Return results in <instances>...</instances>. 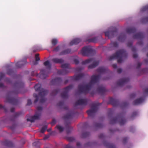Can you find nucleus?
I'll use <instances>...</instances> for the list:
<instances>
[{"mask_svg": "<svg viewBox=\"0 0 148 148\" xmlns=\"http://www.w3.org/2000/svg\"><path fill=\"white\" fill-rule=\"evenodd\" d=\"M24 85V83L21 81L15 82L14 84V89L13 91L8 92L6 95L7 102L12 105L17 104L18 100L16 98V95L19 93L20 88L23 87Z\"/></svg>", "mask_w": 148, "mask_h": 148, "instance_id": "nucleus-1", "label": "nucleus"}, {"mask_svg": "<svg viewBox=\"0 0 148 148\" xmlns=\"http://www.w3.org/2000/svg\"><path fill=\"white\" fill-rule=\"evenodd\" d=\"M100 77V75H93L91 76V80L88 84L85 85L83 84L79 85L78 86V92L84 94L88 93L94 85L99 82Z\"/></svg>", "mask_w": 148, "mask_h": 148, "instance_id": "nucleus-2", "label": "nucleus"}, {"mask_svg": "<svg viewBox=\"0 0 148 148\" xmlns=\"http://www.w3.org/2000/svg\"><path fill=\"white\" fill-rule=\"evenodd\" d=\"M127 54L123 49H121L117 51L115 53L110 56L109 58L110 60L115 59H117L118 63H120L123 61L124 58H127Z\"/></svg>", "mask_w": 148, "mask_h": 148, "instance_id": "nucleus-3", "label": "nucleus"}, {"mask_svg": "<svg viewBox=\"0 0 148 148\" xmlns=\"http://www.w3.org/2000/svg\"><path fill=\"white\" fill-rule=\"evenodd\" d=\"M34 88L36 91H40L38 94V96L40 98V103H43L46 101V99L44 97L47 94L48 91L42 88L41 85L39 84H36L34 86Z\"/></svg>", "mask_w": 148, "mask_h": 148, "instance_id": "nucleus-4", "label": "nucleus"}, {"mask_svg": "<svg viewBox=\"0 0 148 148\" xmlns=\"http://www.w3.org/2000/svg\"><path fill=\"white\" fill-rule=\"evenodd\" d=\"M44 65L46 66L45 69L40 70V77L43 79H45L47 76L48 74L50 72L51 69V64L48 60H47L44 63Z\"/></svg>", "mask_w": 148, "mask_h": 148, "instance_id": "nucleus-5", "label": "nucleus"}, {"mask_svg": "<svg viewBox=\"0 0 148 148\" xmlns=\"http://www.w3.org/2000/svg\"><path fill=\"white\" fill-rule=\"evenodd\" d=\"M118 121L121 125H123L126 122V121L123 114H119L116 117L111 119L110 123L111 124H113L116 123Z\"/></svg>", "mask_w": 148, "mask_h": 148, "instance_id": "nucleus-6", "label": "nucleus"}, {"mask_svg": "<svg viewBox=\"0 0 148 148\" xmlns=\"http://www.w3.org/2000/svg\"><path fill=\"white\" fill-rule=\"evenodd\" d=\"M81 53L83 56H90L95 54V51L92 49L91 46H88L83 48L81 51Z\"/></svg>", "mask_w": 148, "mask_h": 148, "instance_id": "nucleus-7", "label": "nucleus"}, {"mask_svg": "<svg viewBox=\"0 0 148 148\" xmlns=\"http://www.w3.org/2000/svg\"><path fill=\"white\" fill-rule=\"evenodd\" d=\"M37 111H36L35 114L33 116H32L30 119L27 118V121H30L31 123L34 122L36 120L39 119L42 113V108L40 106H38L37 107Z\"/></svg>", "mask_w": 148, "mask_h": 148, "instance_id": "nucleus-8", "label": "nucleus"}, {"mask_svg": "<svg viewBox=\"0 0 148 148\" xmlns=\"http://www.w3.org/2000/svg\"><path fill=\"white\" fill-rule=\"evenodd\" d=\"M92 62V63L88 66L89 69H91L95 67L99 63V61L95 60L94 58H90L83 61L82 62V64H87Z\"/></svg>", "mask_w": 148, "mask_h": 148, "instance_id": "nucleus-9", "label": "nucleus"}, {"mask_svg": "<svg viewBox=\"0 0 148 148\" xmlns=\"http://www.w3.org/2000/svg\"><path fill=\"white\" fill-rule=\"evenodd\" d=\"M99 105V103H93L91 108L88 110L87 112L89 117L93 116L96 112L98 109V106Z\"/></svg>", "mask_w": 148, "mask_h": 148, "instance_id": "nucleus-10", "label": "nucleus"}, {"mask_svg": "<svg viewBox=\"0 0 148 148\" xmlns=\"http://www.w3.org/2000/svg\"><path fill=\"white\" fill-rule=\"evenodd\" d=\"M73 87L72 85H70L63 89V92L61 93V96L62 98L64 99H67L68 98V93L71 89Z\"/></svg>", "mask_w": 148, "mask_h": 148, "instance_id": "nucleus-11", "label": "nucleus"}, {"mask_svg": "<svg viewBox=\"0 0 148 148\" xmlns=\"http://www.w3.org/2000/svg\"><path fill=\"white\" fill-rule=\"evenodd\" d=\"M61 67L63 69L61 70L58 71L57 72L58 74L61 75H64L69 73V69H68V64H62L61 65Z\"/></svg>", "mask_w": 148, "mask_h": 148, "instance_id": "nucleus-12", "label": "nucleus"}, {"mask_svg": "<svg viewBox=\"0 0 148 148\" xmlns=\"http://www.w3.org/2000/svg\"><path fill=\"white\" fill-rule=\"evenodd\" d=\"M117 29L114 27L112 30L106 31L105 32V34L106 36H107L109 39H110L113 38L114 35L117 33Z\"/></svg>", "mask_w": 148, "mask_h": 148, "instance_id": "nucleus-13", "label": "nucleus"}, {"mask_svg": "<svg viewBox=\"0 0 148 148\" xmlns=\"http://www.w3.org/2000/svg\"><path fill=\"white\" fill-rule=\"evenodd\" d=\"M62 82L61 78L56 77L53 79L50 82V84L51 85H59Z\"/></svg>", "mask_w": 148, "mask_h": 148, "instance_id": "nucleus-14", "label": "nucleus"}, {"mask_svg": "<svg viewBox=\"0 0 148 148\" xmlns=\"http://www.w3.org/2000/svg\"><path fill=\"white\" fill-rule=\"evenodd\" d=\"M88 102V100L86 99H79L75 102V105L76 106L78 105L85 106L87 104Z\"/></svg>", "mask_w": 148, "mask_h": 148, "instance_id": "nucleus-15", "label": "nucleus"}, {"mask_svg": "<svg viewBox=\"0 0 148 148\" xmlns=\"http://www.w3.org/2000/svg\"><path fill=\"white\" fill-rule=\"evenodd\" d=\"M130 80L128 78H122L118 81L117 82V85L119 86H122L128 82Z\"/></svg>", "mask_w": 148, "mask_h": 148, "instance_id": "nucleus-16", "label": "nucleus"}, {"mask_svg": "<svg viewBox=\"0 0 148 148\" xmlns=\"http://www.w3.org/2000/svg\"><path fill=\"white\" fill-rule=\"evenodd\" d=\"M108 103L112 104L114 106H117L119 105V102L118 100L111 97Z\"/></svg>", "mask_w": 148, "mask_h": 148, "instance_id": "nucleus-17", "label": "nucleus"}, {"mask_svg": "<svg viewBox=\"0 0 148 148\" xmlns=\"http://www.w3.org/2000/svg\"><path fill=\"white\" fill-rule=\"evenodd\" d=\"M145 100V98L143 97H141L134 100L133 102V104L134 105H137L142 103Z\"/></svg>", "mask_w": 148, "mask_h": 148, "instance_id": "nucleus-18", "label": "nucleus"}, {"mask_svg": "<svg viewBox=\"0 0 148 148\" xmlns=\"http://www.w3.org/2000/svg\"><path fill=\"white\" fill-rule=\"evenodd\" d=\"M97 90L100 94L103 95L106 91L105 88L102 85L99 86L97 89Z\"/></svg>", "mask_w": 148, "mask_h": 148, "instance_id": "nucleus-19", "label": "nucleus"}, {"mask_svg": "<svg viewBox=\"0 0 148 148\" xmlns=\"http://www.w3.org/2000/svg\"><path fill=\"white\" fill-rule=\"evenodd\" d=\"M85 75L84 73H80L75 75L73 77L74 79L75 80H78L84 78Z\"/></svg>", "mask_w": 148, "mask_h": 148, "instance_id": "nucleus-20", "label": "nucleus"}, {"mask_svg": "<svg viewBox=\"0 0 148 148\" xmlns=\"http://www.w3.org/2000/svg\"><path fill=\"white\" fill-rule=\"evenodd\" d=\"M144 37V34L142 32H139L134 35L133 38L134 39H142Z\"/></svg>", "mask_w": 148, "mask_h": 148, "instance_id": "nucleus-21", "label": "nucleus"}, {"mask_svg": "<svg viewBox=\"0 0 148 148\" xmlns=\"http://www.w3.org/2000/svg\"><path fill=\"white\" fill-rule=\"evenodd\" d=\"M27 61L25 59L23 61H21L18 62L16 64V66L17 68H21L26 63Z\"/></svg>", "mask_w": 148, "mask_h": 148, "instance_id": "nucleus-22", "label": "nucleus"}, {"mask_svg": "<svg viewBox=\"0 0 148 148\" xmlns=\"http://www.w3.org/2000/svg\"><path fill=\"white\" fill-rule=\"evenodd\" d=\"M81 40L80 38H75L71 41L70 43V45L71 46L74 45H77L81 41Z\"/></svg>", "mask_w": 148, "mask_h": 148, "instance_id": "nucleus-23", "label": "nucleus"}, {"mask_svg": "<svg viewBox=\"0 0 148 148\" xmlns=\"http://www.w3.org/2000/svg\"><path fill=\"white\" fill-rule=\"evenodd\" d=\"M2 144L8 147H12L13 146V144L11 141L7 140L3 141L2 142Z\"/></svg>", "mask_w": 148, "mask_h": 148, "instance_id": "nucleus-24", "label": "nucleus"}, {"mask_svg": "<svg viewBox=\"0 0 148 148\" xmlns=\"http://www.w3.org/2000/svg\"><path fill=\"white\" fill-rule=\"evenodd\" d=\"M108 69L106 68L103 67H99L97 69V71L100 73H106Z\"/></svg>", "mask_w": 148, "mask_h": 148, "instance_id": "nucleus-25", "label": "nucleus"}, {"mask_svg": "<svg viewBox=\"0 0 148 148\" xmlns=\"http://www.w3.org/2000/svg\"><path fill=\"white\" fill-rule=\"evenodd\" d=\"M103 144L106 147L108 148H116L114 145L106 141L103 142Z\"/></svg>", "mask_w": 148, "mask_h": 148, "instance_id": "nucleus-26", "label": "nucleus"}, {"mask_svg": "<svg viewBox=\"0 0 148 148\" xmlns=\"http://www.w3.org/2000/svg\"><path fill=\"white\" fill-rule=\"evenodd\" d=\"M136 29L134 27H129L126 29V32L127 33H134L136 32Z\"/></svg>", "mask_w": 148, "mask_h": 148, "instance_id": "nucleus-27", "label": "nucleus"}, {"mask_svg": "<svg viewBox=\"0 0 148 148\" xmlns=\"http://www.w3.org/2000/svg\"><path fill=\"white\" fill-rule=\"evenodd\" d=\"M71 52V49H68L61 52L60 53L59 55L60 56L66 55L70 53Z\"/></svg>", "mask_w": 148, "mask_h": 148, "instance_id": "nucleus-28", "label": "nucleus"}, {"mask_svg": "<svg viewBox=\"0 0 148 148\" xmlns=\"http://www.w3.org/2000/svg\"><path fill=\"white\" fill-rule=\"evenodd\" d=\"M52 61L55 63L61 64L63 63L64 60L62 59H59L58 58H53L52 60Z\"/></svg>", "mask_w": 148, "mask_h": 148, "instance_id": "nucleus-29", "label": "nucleus"}, {"mask_svg": "<svg viewBox=\"0 0 148 148\" xmlns=\"http://www.w3.org/2000/svg\"><path fill=\"white\" fill-rule=\"evenodd\" d=\"M73 115V113L70 112L67 114L63 116V118L64 120L71 119Z\"/></svg>", "mask_w": 148, "mask_h": 148, "instance_id": "nucleus-30", "label": "nucleus"}, {"mask_svg": "<svg viewBox=\"0 0 148 148\" xmlns=\"http://www.w3.org/2000/svg\"><path fill=\"white\" fill-rule=\"evenodd\" d=\"M129 103L127 102H123L120 104V107L122 109L127 108L129 105Z\"/></svg>", "mask_w": 148, "mask_h": 148, "instance_id": "nucleus-31", "label": "nucleus"}, {"mask_svg": "<svg viewBox=\"0 0 148 148\" xmlns=\"http://www.w3.org/2000/svg\"><path fill=\"white\" fill-rule=\"evenodd\" d=\"M98 39V37H95L89 39L88 41L89 42L96 43L97 42Z\"/></svg>", "mask_w": 148, "mask_h": 148, "instance_id": "nucleus-32", "label": "nucleus"}, {"mask_svg": "<svg viewBox=\"0 0 148 148\" xmlns=\"http://www.w3.org/2000/svg\"><path fill=\"white\" fill-rule=\"evenodd\" d=\"M125 35L123 33L121 34L118 37V40L119 41H122L125 38Z\"/></svg>", "mask_w": 148, "mask_h": 148, "instance_id": "nucleus-33", "label": "nucleus"}, {"mask_svg": "<svg viewBox=\"0 0 148 148\" xmlns=\"http://www.w3.org/2000/svg\"><path fill=\"white\" fill-rule=\"evenodd\" d=\"M60 91V90L57 89L54 90L51 92V96H55Z\"/></svg>", "mask_w": 148, "mask_h": 148, "instance_id": "nucleus-34", "label": "nucleus"}, {"mask_svg": "<svg viewBox=\"0 0 148 148\" xmlns=\"http://www.w3.org/2000/svg\"><path fill=\"white\" fill-rule=\"evenodd\" d=\"M47 125H45L43 126L41 128L40 132L42 133H43L46 130L47 128Z\"/></svg>", "mask_w": 148, "mask_h": 148, "instance_id": "nucleus-35", "label": "nucleus"}, {"mask_svg": "<svg viewBox=\"0 0 148 148\" xmlns=\"http://www.w3.org/2000/svg\"><path fill=\"white\" fill-rule=\"evenodd\" d=\"M56 127L60 132H62L63 131L64 128L62 126L59 125H57Z\"/></svg>", "mask_w": 148, "mask_h": 148, "instance_id": "nucleus-36", "label": "nucleus"}, {"mask_svg": "<svg viewBox=\"0 0 148 148\" xmlns=\"http://www.w3.org/2000/svg\"><path fill=\"white\" fill-rule=\"evenodd\" d=\"M90 134L88 132H84L83 133L82 136L83 138H86Z\"/></svg>", "mask_w": 148, "mask_h": 148, "instance_id": "nucleus-37", "label": "nucleus"}, {"mask_svg": "<svg viewBox=\"0 0 148 148\" xmlns=\"http://www.w3.org/2000/svg\"><path fill=\"white\" fill-rule=\"evenodd\" d=\"M21 114V112H16L15 113L12 117L14 119L16 118L18 116Z\"/></svg>", "mask_w": 148, "mask_h": 148, "instance_id": "nucleus-38", "label": "nucleus"}, {"mask_svg": "<svg viewBox=\"0 0 148 148\" xmlns=\"http://www.w3.org/2000/svg\"><path fill=\"white\" fill-rule=\"evenodd\" d=\"M58 40L56 39H53L51 40V43L53 45H55L58 43Z\"/></svg>", "mask_w": 148, "mask_h": 148, "instance_id": "nucleus-39", "label": "nucleus"}, {"mask_svg": "<svg viewBox=\"0 0 148 148\" xmlns=\"http://www.w3.org/2000/svg\"><path fill=\"white\" fill-rule=\"evenodd\" d=\"M40 144V143L39 141H37L34 142L33 143V145L35 147H38Z\"/></svg>", "mask_w": 148, "mask_h": 148, "instance_id": "nucleus-40", "label": "nucleus"}, {"mask_svg": "<svg viewBox=\"0 0 148 148\" xmlns=\"http://www.w3.org/2000/svg\"><path fill=\"white\" fill-rule=\"evenodd\" d=\"M95 126L97 128H101L103 127V125L101 123H96L95 124Z\"/></svg>", "mask_w": 148, "mask_h": 148, "instance_id": "nucleus-41", "label": "nucleus"}, {"mask_svg": "<svg viewBox=\"0 0 148 148\" xmlns=\"http://www.w3.org/2000/svg\"><path fill=\"white\" fill-rule=\"evenodd\" d=\"M111 45L113 47H116L118 46V44L116 42H111Z\"/></svg>", "mask_w": 148, "mask_h": 148, "instance_id": "nucleus-42", "label": "nucleus"}, {"mask_svg": "<svg viewBox=\"0 0 148 148\" xmlns=\"http://www.w3.org/2000/svg\"><path fill=\"white\" fill-rule=\"evenodd\" d=\"M33 97L36 98L34 100V103H36L38 101V98L37 95L36 94H33Z\"/></svg>", "mask_w": 148, "mask_h": 148, "instance_id": "nucleus-43", "label": "nucleus"}, {"mask_svg": "<svg viewBox=\"0 0 148 148\" xmlns=\"http://www.w3.org/2000/svg\"><path fill=\"white\" fill-rule=\"evenodd\" d=\"M3 108L4 110V112H7V109L4 106H3L2 105H0V109Z\"/></svg>", "mask_w": 148, "mask_h": 148, "instance_id": "nucleus-44", "label": "nucleus"}, {"mask_svg": "<svg viewBox=\"0 0 148 148\" xmlns=\"http://www.w3.org/2000/svg\"><path fill=\"white\" fill-rule=\"evenodd\" d=\"M60 49V46H57L55 48L53 49V51L55 52H57Z\"/></svg>", "mask_w": 148, "mask_h": 148, "instance_id": "nucleus-45", "label": "nucleus"}, {"mask_svg": "<svg viewBox=\"0 0 148 148\" xmlns=\"http://www.w3.org/2000/svg\"><path fill=\"white\" fill-rule=\"evenodd\" d=\"M39 54L38 53H37L35 54V60L36 61H39L40 60V58L39 57Z\"/></svg>", "mask_w": 148, "mask_h": 148, "instance_id": "nucleus-46", "label": "nucleus"}, {"mask_svg": "<svg viewBox=\"0 0 148 148\" xmlns=\"http://www.w3.org/2000/svg\"><path fill=\"white\" fill-rule=\"evenodd\" d=\"M137 112L136 111L133 112L131 116V118H133L135 117L137 114Z\"/></svg>", "mask_w": 148, "mask_h": 148, "instance_id": "nucleus-47", "label": "nucleus"}, {"mask_svg": "<svg viewBox=\"0 0 148 148\" xmlns=\"http://www.w3.org/2000/svg\"><path fill=\"white\" fill-rule=\"evenodd\" d=\"M83 69L82 68L78 67L76 68L75 71L77 72H80Z\"/></svg>", "mask_w": 148, "mask_h": 148, "instance_id": "nucleus-48", "label": "nucleus"}, {"mask_svg": "<svg viewBox=\"0 0 148 148\" xmlns=\"http://www.w3.org/2000/svg\"><path fill=\"white\" fill-rule=\"evenodd\" d=\"M12 73V70L11 69H8L7 71V73L8 74L10 75Z\"/></svg>", "mask_w": 148, "mask_h": 148, "instance_id": "nucleus-49", "label": "nucleus"}, {"mask_svg": "<svg viewBox=\"0 0 148 148\" xmlns=\"http://www.w3.org/2000/svg\"><path fill=\"white\" fill-rule=\"evenodd\" d=\"M143 92L145 94L148 95V88L143 90Z\"/></svg>", "mask_w": 148, "mask_h": 148, "instance_id": "nucleus-50", "label": "nucleus"}, {"mask_svg": "<svg viewBox=\"0 0 148 148\" xmlns=\"http://www.w3.org/2000/svg\"><path fill=\"white\" fill-rule=\"evenodd\" d=\"M128 138L127 137H124L123 138V143L124 144H125L126 143Z\"/></svg>", "mask_w": 148, "mask_h": 148, "instance_id": "nucleus-51", "label": "nucleus"}, {"mask_svg": "<svg viewBox=\"0 0 148 148\" xmlns=\"http://www.w3.org/2000/svg\"><path fill=\"white\" fill-rule=\"evenodd\" d=\"M148 10V5H146L143 7L142 9V11H145Z\"/></svg>", "mask_w": 148, "mask_h": 148, "instance_id": "nucleus-52", "label": "nucleus"}, {"mask_svg": "<svg viewBox=\"0 0 148 148\" xmlns=\"http://www.w3.org/2000/svg\"><path fill=\"white\" fill-rule=\"evenodd\" d=\"M32 104V102L31 100L30 99H28L27 100V105L28 106H30Z\"/></svg>", "mask_w": 148, "mask_h": 148, "instance_id": "nucleus-53", "label": "nucleus"}, {"mask_svg": "<svg viewBox=\"0 0 148 148\" xmlns=\"http://www.w3.org/2000/svg\"><path fill=\"white\" fill-rule=\"evenodd\" d=\"M64 104V103L63 101H60L58 102V103H57V105L59 106H62Z\"/></svg>", "mask_w": 148, "mask_h": 148, "instance_id": "nucleus-54", "label": "nucleus"}, {"mask_svg": "<svg viewBox=\"0 0 148 148\" xmlns=\"http://www.w3.org/2000/svg\"><path fill=\"white\" fill-rule=\"evenodd\" d=\"M68 139L69 141L71 142L75 140V138L73 137H69Z\"/></svg>", "mask_w": 148, "mask_h": 148, "instance_id": "nucleus-55", "label": "nucleus"}, {"mask_svg": "<svg viewBox=\"0 0 148 148\" xmlns=\"http://www.w3.org/2000/svg\"><path fill=\"white\" fill-rule=\"evenodd\" d=\"M4 76V73L2 72H0V81L3 77Z\"/></svg>", "mask_w": 148, "mask_h": 148, "instance_id": "nucleus-56", "label": "nucleus"}, {"mask_svg": "<svg viewBox=\"0 0 148 148\" xmlns=\"http://www.w3.org/2000/svg\"><path fill=\"white\" fill-rule=\"evenodd\" d=\"M142 21L143 22H148V17L144 18L142 19Z\"/></svg>", "mask_w": 148, "mask_h": 148, "instance_id": "nucleus-57", "label": "nucleus"}, {"mask_svg": "<svg viewBox=\"0 0 148 148\" xmlns=\"http://www.w3.org/2000/svg\"><path fill=\"white\" fill-rule=\"evenodd\" d=\"M75 63L76 64H77L79 63V61L77 59H75L74 60Z\"/></svg>", "mask_w": 148, "mask_h": 148, "instance_id": "nucleus-58", "label": "nucleus"}, {"mask_svg": "<svg viewBox=\"0 0 148 148\" xmlns=\"http://www.w3.org/2000/svg\"><path fill=\"white\" fill-rule=\"evenodd\" d=\"M71 129L70 127H69L68 129L66 130V132L67 134H69L71 132Z\"/></svg>", "mask_w": 148, "mask_h": 148, "instance_id": "nucleus-59", "label": "nucleus"}, {"mask_svg": "<svg viewBox=\"0 0 148 148\" xmlns=\"http://www.w3.org/2000/svg\"><path fill=\"white\" fill-rule=\"evenodd\" d=\"M136 95L134 93H133L130 95V97L131 98H134L135 97Z\"/></svg>", "mask_w": 148, "mask_h": 148, "instance_id": "nucleus-60", "label": "nucleus"}, {"mask_svg": "<svg viewBox=\"0 0 148 148\" xmlns=\"http://www.w3.org/2000/svg\"><path fill=\"white\" fill-rule=\"evenodd\" d=\"M65 148H73V147L70 145H67L66 147Z\"/></svg>", "mask_w": 148, "mask_h": 148, "instance_id": "nucleus-61", "label": "nucleus"}, {"mask_svg": "<svg viewBox=\"0 0 148 148\" xmlns=\"http://www.w3.org/2000/svg\"><path fill=\"white\" fill-rule=\"evenodd\" d=\"M38 61H34L33 62V63L34 65H36L38 64Z\"/></svg>", "mask_w": 148, "mask_h": 148, "instance_id": "nucleus-62", "label": "nucleus"}, {"mask_svg": "<svg viewBox=\"0 0 148 148\" xmlns=\"http://www.w3.org/2000/svg\"><path fill=\"white\" fill-rule=\"evenodd\" d=\"M141 64H142L141 63H139V62L137 64V66L136 67V68L137 69L139 68L141 66Z\"/></svg>", "mask_w": 148, "mask_h": 148, "instance_id": "nucleus-63", "label": "nucleus"}, {"mask_svg": "<svg viewBox=\"0 0 148 148\" xmlns=\"http://www.w3.org/2000/svg\"><path fill=\"white\" fill-rule=\"evenodd\" d=\"M148 70V69L147 68H145L143 69L142 71L143 73H145L146 71H147Z\"/></svg>", "mask_w": 148, "mask_h": 148, "instance_id": "nucleus-64", "label": "nucleus"}]
</instances>
